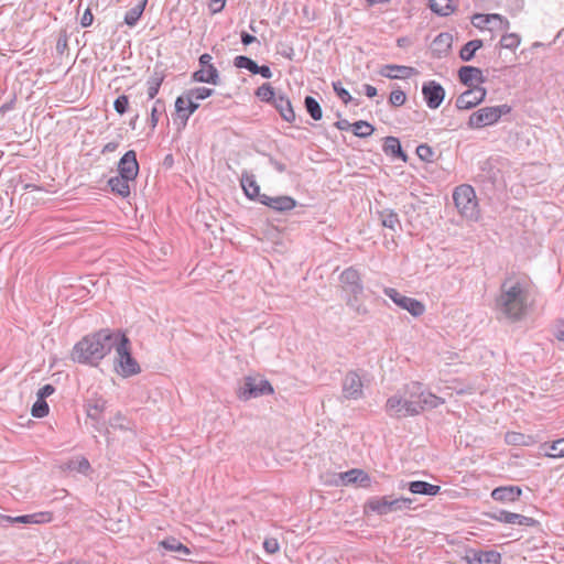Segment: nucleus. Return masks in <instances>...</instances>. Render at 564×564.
<instances>
[{
    "label": "nucleus",
    "mask_w": 564,
    "mask_h": 564,
    "mask_svg": "<svg viewBox=\"0 0 564 564\" xmlns=\"http://www.w3.org/2000/svg\"><path fill=\"white\" fill-rule=\"evenodd\" d=\"M163 110H164L163 101L156 100L154 106L151 109V115H150V126H151L152 130L155 129V127L158 126V122L160 120V116H161Z\"/></svg>",
    "instance_id": "obj_44"
},
{
    "label": "nucleus",
    "mask_w": 564,
    "mask_h": 564,
    "mask_svg": "<svg viewBox=\"0 0 564 564\" xmlns=\"http://www.w3.org/2000/svg\"><path fill=\"white\" fill-rule=\"evenodd\" d=\"M94 21V15L90 9H86L80 19V25L83 28L90 26Z\"/></svg>",
    "instance_id": "obj_55"
},
{
    "label": "nucleus",
    "mask_w": 564,
    "mask_h": 564,
    "mask_svg": "<svg viewBox=\"0 0 564 564\" xmlns=\"http://www.w3.org/2000/svg\"><path fill=\"white\" fill-rule=\"evenodd\" d=\"M175 552L180 553V554H183V555H189L191 554V550L186 545H184L183 543H181V545L178 546V549Z\"/></svg>",
    "instance_id": "obj_62"
},
{
    "label": "nucleus",
    "mask_w": 564,
    "mask_h": 564,
    "mask_svg": "<svg viewBox=\"0 0 564 564\" xmlns=\"http://www.w3.org/2000/svg\"><path fill=\"white\" fill-rule=\"evenodd\" d=\"M491 518L498 522L507 524H518L522 527H534L538 524V521L531 517L509 511H500L499 513L491 516Z\"/></svg>",
    "instance_id": "obj_19"
},
{
    "label": "nucleus",
    "mask_w": 564,
    "mask_h": 564,
    "mask_svg": "<svg viewBox=\"0 0 564 564\" xmlns=\"http://www.w3.org/2000/svg\"><path fill=\"white\" fill-rule=\"evenodd\" d=\"M256 74H260L263 78H271L272 72L269 66H258V70H256Z\"/></svg>",
    "instance_id": "obj_56"
},
{
    "label": "nucleus",
    "mask_w": 564,
    "mask_h": 564,
    "mask_svg": "<svg viewBox=\"0 0 564 564\" xmlns=\"http://www.w3.org/2000/svg\"><path fill=\"white\" fill-rule=\"evenodd\" d=\"M113 369L116 373L123 378L132 377L141 372V367L135 358L132 357L131 344L124 333L116 332Z\"/></svg>",
    "instance_id": "obj_3"
},
{
    "label": "nucleus",
    "mask_w": 564,
    "mask_h": 564,
    "mask_svg": "<svg viewBox=\"0 0 564 564\" xmlns=\"http://www.w3.org/2000/svg\"><path fill=\"white\" fill-rule=\"evenodd\" d=\"M411 503L412 499L405 497L392 500H390L388 497H376L367 501L365 505V511H371L377 514L384 516L390 512H395L408 508Z\"/></svg>",
    "instance_id": "obj_6"
},
{
    "label": "nucleus",
    "mask_w": 564,
    "mask_h": 564,
    "mask_svg": "<svg viewBox=\"0 0 564 564\" xmlns=\"http://www.w3.org/2000/svg\"><path fill=\"white\" fill-rule=\"evenodd\" d=\"M416 154L424 162H432L434 159V151L427 144H420L416 148Z\"/></svg>",
    "instance_id": "obj_46"
},
{
    "label": "nucleus",
    "mask_w": 564,
    "mask_h": 564,
    "mask_svg": "<svg viewBox=\"0 0 564 564\" xmlns=\"http://www.w3.org/2000/svg\"><path fill=\"white\" fill-rule=\"evenodd\" d=\"M273 392L274 389L268 380L249 376L245 378V384L239 390L238 397L242 400H249L263 394H272Z\"/></svg>",
    "instance_id": "obj_7"
},
{
    "label": "nucleus",
    "mask_w": 564,
    "mask_h": 564,
    "mask_svg": "<svg viewBox=\"0 0 564 564\" xmlns=\"http://www.w3.org/2000/svg\"><path fill=\"white\" fill-rule=\"evenodd\" d=\"M395 221H397V219H395V218L390 217V219H388V220H383V225H384V226H388V227H390V228H393V225H394V223H395Z\"/></svg>",
    "instance_id": "obj_63"
},
{
    "label": "nucleus",
    "mask_w": 564,
    "mask_h": 564,
    "mask_svg": "<svg viewBox=\"0 0 564 564\" xmlns=\"http://www.w3.org/2000/svg\"><path fill=\"white\" fill-rule=\"evenodd\" d=\"M235 65L239 68H247L252 74H256V70H258L257 63L247 56H237L235 58Z\"/></svg>",
    "instance_id": "obj_45"
},
{
    "label": "nucleus",
    "mask_w": 564,
    "mask_h": 564,
    "mask_svg": "<svg viewBox=\"0 0 564 564\" xmlns=\"http://www.w3.org/2000/svg\"><path fill=\"white\" fill-rule=\"evenodd\" d=\"M256 41H257V39H256L253 35H250V34H248V33H246V32H242V33H241V42H242L245 45H249V44H251V43H253V42H256Z\"/></svg>",
    "instance_id": "obj_57"
},
{
    "label": "nucleus",
    "mask_w": 564,
    "mask_h": 564,
    "mask_svg": "<svg viewBox=\"0 0 564 564\" xmlns=\"http://www.w3.org/2000/svg\"><path fill=\"white\" fill-rule=\"evenodd\" d=\"M453 199L458 213L470 220L479 217V207L476 193L470 185L463 184L457 186L453 193Z\"/></svg>",
    "instance_id": "obj_4"
},
{
    "label": "nucleus",
    "mask_w": 564,
    "mask_h": 564,
    "mask_svg": "<svg viewBox=\"0 0 564 564\" xmlns=\"http://www.w3.org/2000/svg\"><path fill=\"white\" fill-rule=\"evenodd\" d=\"M13 522L28 523V524H43L53 520V513L50 511H41L32 514L20 516L11 519Z\"/></svg>",
    "instance_id": "obj_28"
},
{
    "label": "nucleus",
    "mask_w": 564,
    "mask_h": 564,
    "mask_svg": "<svg viewBox=\"0 0 564 564\" xmlns=\"http://www.w3.org/2000/svg\"><path fill=\"white\" fill-rule=\"evenodd\" d=\"M459 80L467 86H478L485 82L482 70L473 66H463L458 70Z\"/></svg>",
    "instance_id": "obj_24"
},
{
    "label": "nucleus",
    "mask_w": 564,
    "mask_h": 564,
    "mask_svg": "<svg viewBox=\"0 0 564 564\" xmlns=\"http://www.w3.org/2000/svg\"><path fill=\"white\" fill-rule=\"evenodd\" d=\"M256 96L261 100L265 102H274L275 94L274 89L269 83L262 84L258 89L256 90Z\"/></svg>",
    "instance_id": "obj_38"
},
{
    "label": "nucleus",
    "mask_w": 564,
    "mask_h": 564,
    "mask_svg": "<svg viewBox=\"0 0 564 564\" xmlns=\"http://www.w3.org/2000/svg\"><path fill=\"white\" fill-rule=\"evenodd\" d=\"M119 175L124 178L134 181L139 173V163L137 161V154L133 150L124 153L118 163Z\"/></svg>",
    "instance_id": "obj_15"
},
{
    "label": "nucleus",
    "mask_w": 564,
    "mask_h": 564,
    "mask_svg": "<svg viewBox=\"0 0 564 564\" xmlns=\"http://www.w3.org/2000/svg\"><path fill=\"white\" fill-rule=\"evenodd\" d=\"M333 87L337 96L343 100L344 104L347 105L351 100L349 91L343 88L339 83H334Z\"/></svg>",
    "instance_id": "obj_52"
},
{
    "label": "nucleus",
    "mask_w": 564,
    "mask_h": 564,
    "mask_svg": "<svg viewBox=\"0 0 564 564\" xmlns=\"http://www.w3.org/2000/svg\"><path fill=\"white\" fill-rule=\"evenodd\" d=\"M226 1L227 0H210L208 7L212 13H218L223 11L226 6Z\"/></svg>",
    "instance_id": "obj_53"
},
{
    "label": "nucleus",
    "mask_w": 564,
    "mask_h": 564,
    "mask_svg": "<svg viewBox=\"0 0 564 564\" xmlns=\"http://www.w3.org/2000/svg\"><path fill=\"white\" fill-rule=\"evenodd\" d=\"M555 337H556L558 340H564V322L560 323V324L556 326Z\"/></svg>",
    "instance_id": "obj_58"
},
{
    "label": "nucleus",
    "mask_w": 564,
    "mask_h": 564,
    "mask_svg": "<svg viewBox=\"0 0 564 564\" xmlns=\"http://www.w3.org/2000/svg\"><path fill=\"white\" fill-rule=\"evenodd\" d=\"M130 178H124L122 175L113 176L109 178L108 185L113 194L119 195L123 198L128 197L131 193Z\"/></svg>",
    "instance_id": "obj_27"
},
{
    "label": "nucleus",
    "mask_w": 564,
    "mask_h": 564,
    "mask_svg": "<svg viewBox=\"0 0 564 564\" xmlns=\"http://www.w3.org/2000/svg\"><path fill=\"white\" fill-rule=\"evenodd\" d=\"M273 105L285 121L293 122L295 120V112L290 99L284 96H278L274 98Z\"/></svg>",
    "instance_id": "obj_29"
},
{
    "label": "nucleus",
    "mask_w": 564,
    "mask_h": 564,
    "mask_svg": "<svg viewBox=\"0 0 564 564\" xmlns=\"http://www.w3.org/2000/svg\"><path fill=\"white\" fill-rule=\"evenodd\" d=\"M50 412L48 404L45 400H41L37 398L35 403L32 405L31 414L34 417H45Z\"/></svg>",
    "instance_id": "obj_43"
},
{
    "label": "nucleus",
    "mask_w": 564,
    "mask_h": 564,
    "mask_svg": "<svg viewBox=\"0 0 564 564\" xmlns=\"http://www.w3.org/2000/svg\"><path fill=\"white\" fill-rule=\"evenodd\" d=\"M473 23L478 29L489 30H508L510 25L509 21L500 14H475Z\"/></svg>",
    "instance_id": "obj_14"
},
{
    "label": "nucleus",
    "mask_w": 564,
    "mask_h": 564,
    "mask_svg": "<svg viewBox=\"0 0 564 564\" xmlns=\"http://www.w3.org/2000/svg\"><path fill=\"white\" fill-rule=\"evenodd\" d=\"M113 340H116V332L110 329L89 334L73 347L70 358L73 361L97 367L110 352Z\"/></svg>",
    "instance_id": "obj_2"
},
{
    "label": "nucleus",
    "mask_w": 564,
    "mask_h": 564,
    "mask_svg": "<svg viewBox=\"0 0 564 564\" xmlns=\"http://www.w3.org/2000/svg\"><path fill=\"white\" fill-rule=\"evenodd\" d=\"M200 68L193 74V79L199 83L217 84L218 70L212 64V56L207 53L199 57Z\"/></svg>",
    "instance_id": "obj_11"
},
{
    "label": "nucleus",
    "mask_w": 564,
    "mask_h": 564,
    "mask_svg": "<svg viewBox=\"0 0 564 564\" xmlns=\"http://www.w3.org/2000/svg\"><path fill=\"white\" fill-rule=\"evenodd\" d=\"M13 107H14V100H11L10 102L2 105L0 107V115H3L7 111L13 109Z\"/></svg>",
    "instance_id": "obj_60"
},
{
    "label": "nucleus",
    "mask_w": 564,
    "mask_h": 564,
    "mask_svg": "<svg viewBox=\"0 0 564 564\" xmlns=\"http://www.w3.org/2000/svg\"><path fill=\"white\" fill-rule=\"evenodd\" d=\"M187 91H188L189 96L193 97L197 101V100H203V99L208 98L209 96L213 95L214 90L210 88H207V87H197V88L189 89Z\"/></svg>",
    "instance_id": "obj_47"
},
{
    "label": "nucleus",
    "mask_w": 564,
    "mask_h": 564,
    "mask_svg": "<svg viewBox=\"0 0 564 564\" xmlns=\"http://www.w3.org/2000/svg\"><path fill=\"white\" fill-rule=\"evenodd\" d=\"M198 107L199 105L193 97L189 96L188 91L182 96H178L175 100L176 113L183 120L184 124H186L191 115H193Z\"/></svg>",
    "instance_id": "obj_16"
},
{
    "label": "nucleus",
    "mask_w": 564,
    "mask_h": 564,
    "mask_svg": "<svg viewBox=\"0 0 564 564\" xmlns=\"http://www.w3.org/2000/svg\"><path fill=\"white\" fill-rule=\"evenodd\" d=\"M365 91L369 98L377 96V93H378L377 88L372 85H365Z\"/></svg>",
    "instance_id": "obj_59"
},
{
    "label": "nucleus",
    "mask_w": 564,
    "mask_h": 564,
    "mask_svg": "<svg viewBox=\"0 0 564 564\" xmlns=\"http://www.w3.org/2000/svg\"><path fill=\"white\" fill-rule=\"evenodd\" d=\"M261 204L278 212L292 210L296 206L295 199L290 196L270 197L265 195L261 198Z\"/></svg>",
    "instance_id": "obj_23"
},
{
    "label": "nucleus",
    "mask_w": 564,
    "mask_h": 564,
    "mask_svg": "<svg viewBox=\"0 0 564 564\" xmlns=\"http://www.w3.org/2000/svg\"><path fill=\"white\" fill-rule=\"evenodd\" d=\"M453 45V35L444 32L440 33L431 44V51L434 57L441 58L449 53Z\"/></svg>",
    "instance_id": "obj_21"
},
{
    "label": "nucleus",
    "mask_w": 564,
    "mask_h": 564,
    "mask_svg": "<svg viewBox=\"0 0 564 564\" xmlns=\"http://www.w3.org/2000/svg\"><path fill=\"white\" fill-rule=\"evenodd\" d=\"M464 561L467 564H500L501 563V554L497 551L489 550H476L470 549L464 555Z\"/></svg>",
    "instance_id": "obj_12"
},
{
    "label": "nucleus",
    "mask_w": 564,
    "mask_h": 564,
    "mask_svg": "<svg viewBox=\"0 0 564 564\" xmlns=\"http://www.w3.org/2000/svg\"><path fill=\"white\" fill-rule=\"evenodd\" d=\"M386 411L391 416L405 417L420 413V406H413V401L402 400L399 397H391L386 403Z\"/></svg>",
    "instance_id": "obj_9"
},
{
    "label": "nucleus",
    "mask_w": 564,
    "mask_h": 564,
    "mask_svg": "<svg viewBox=\"0 0 564 564\" xmlns=\"http://www.w3.org/2000/svg\"><path fill=\"white\" fill-rule=\"evenodd\" d=\"M117 148V144L116 143H108L106 144L105 147V151H115Z\"/></svg>",
    "instance_id": "obj_64"
},
{
    "label": "nucleus",
    "mask_w": 564,
    "mask_h": 564,
    "mask_svg": "<svg viewBox=\"0 0 564 564\" xmlns=\"http://www.w3.org/2000/svg\"><path fill=\"white\" fill-rule=\"evenodd\" d=\"M386 154L400 158L403 162L408 161V155L402 151L401 143L395 137H387L383 142Z\"/></svg>",
    "instance_id": "obj_32"
},
{
    "label": "nucleus",
    "mask_w": 564,
    "mask_h": 564,
    "mask_svg": "<svg viewBox=\"0 0 564 564\" xmlns=\"http://www.w3.org/2000/svg\"><path fill=\"white\" fill-rule=\"evenodd\" d=\"M550 451L545 452V456L550 458L564 457V438L556 440L549 445Z\"/></svg>",
    "instance_id": "obj_39"
},
{
    "label": "nucleus",
    "mask_w": 564,
    "mask_h": 564,
    "mask_svg": "<svg viewBox=\"0 0 564 564\" xmlns=\"http://www.w3.org/2000/svg\"><path fill=\"white\" fill-rule=\"evenodd\" d=\"M521 43V37L516 33H507L502 35L500 45L503 48L516 50Z\"/></svg>",
    "instance_id": "obj_41"
},
{
    "label": "nucleus",
    "mask_w": 564,
    "mask_h": 564,
    "mask_svg": "<svg viewBox=\"0 0 564 564\" xmlns=\"http://www.w3.org/2000/svg\"><path fill=\"white\" fill-rule=\"evenodd\" d=\"M422 94L431 109L438 108L445 98V89L435 80L425 83L422 87Z\"/></svg>",
    "instance_id": "obj_13"
},
{
    "label": "nucleus",
    "mask_w": 564,
    "mask_h": 564,
    "mask_svg": "<svg viewBox=\"0 0 564 564\" xmlns=\"http://www.w3.org/2000/svg\"><path fill=\"white\" fill-rule=\"evenodd\" d=\"M351 130L355 135L360 137V138H366L373 133L375 128L369 122L359 120V121L351 123Z\"/></svg>",
    "instance_id": "obj_37"
},
{
    "label": "nucleus",
    "mask_w": 564,
    "mask_h": 564,
    "mask_svg": "<svg viewBox=\"0 0 564 564\" xmlns=\"http://www.w3.org/2000/svg\"><path fill=\"white\" fill-rule=\"evenodd\" d=\"M55 392V388L52 384H45L37 392V398L45 400V398L52 395Z\"/></svg>",
    "instance_id": "obj_54"
},
{
    "label": "nucleus",
    "mask_w": 564,
    "mask_h": 564,
    "mask_svg": "<svg viewBox=\"0 0 564 564\" xmlns=\"http://www.w3.org/2000/svg\"><path fill=\"white\" fill-rule=\"evenodd\" d=\"M263 549L268 554H275L280 550V543L275 538H267L263 542Z\"/></svg>",
    "instance_id": "obj_51"
},
{
    "label": "nucleus",
    "mask_w": 564,
    "mask_h": 564,
    "mask_svg": "<svg viewBox=\"0 0 564 564\" xmlns=\"http://www.w3.org/2000/svg\"><path fill=\"white\" fill-rule=\"evenodd\" d=\"M505 442L512 446H531L536 443V440L532 435H525L520 432H507L505 435Z\"/></svg>",
    "instance_id": "obj_30"
},
{
    "label": "nucleus",
    "mask_w": 564,
    "mask_h": 564,
    "mask_svg": "<svg viewBox=\"0 0 564 564\" xmlns=\"http://www.w3.org/2000/svg\"><path fill=\"white\" fill-rule=\"evenodd\" d=\"M182 542H180L174 536H169L164 540H162L159 545L161 547H163L164 550L166 551H170V552H175L178 546L181 545Z\"/></svg>",
    "instance_id": "obj_49"
},
{
    "label": "nucleus",
    "mask_w": 564,
    "mask_h": 564,
    "mask_svg": "<svg viewBox=\"0 0 564 564\" xmlns=\"http://www.w3.org/2000/svg\"><path fill=\"white\" fill-rule=\"evenodd\" d=\"M380 74L391 79L409 78L416 74L415 68L402 65H386L381 68Z\"/></svg>",
    "instance_id": "obj_25"
},
{
    "label": "nucleus",
    "mask_w": 564,
    "mask_h": 564,
    "mask_svg": "<svg viewBox=\"0 0 564 564\" xmlns=\"http://www.w3.org/2000/svg\"><path fill=\"white\" fill-rule=\"evenodd\" d=\"M340 280L345 284L357 285L360 281V275L355 268H348L341 273Z\"/></svg>",
    "instance_id": "obj_42"
},
{
    "label": "nucleus",
    "mask_w": 564,
    "mask_h": 564,
    "mask_svg": "<svg viewBox=\"0 0 564 564\" xmlns=\"http://www.w3.org/2000/svg\"><path fill=\"white\" fill-rule=\"evenodd\" d=\"M241 187L245 192V194L253 200H259L261 203V198L265 196L264 194L260 193V186L254 180L253 175L243 174L241 176Z\"/></svg>",
    "instance_id": "obj_26"
},
{
    "label": "nucleus",
    "mask_w": 564,
    "mask_h": 564,
    "mask_svg": "<svg viewBox=\"0 0 564 564\" xmlns=\"http://www.w3.org/2000/svg\"><path fill=\"white\" fill-rule=\"evenodd\" d=\"M387 296H389L399 307L408 311L413 316H421L425 312V306L422 302L402 295L395 289L387 288L384 290Z\"/></svg>",
    "instance_id": "obj_8"
},
{
    "label": "nucleus",
    "mask_w": 564,
    "mask_h": 564,
    "mask_svg": "<svg viewBox=\"0 0 564 564\" xmlns=\"http://www.w3.org/2000/svg\"><path fill=\"white\" fill-rule=\"evenodd\" d=\"M430 9L443 17H447L455 11V6L452 0H430Z\"/></svg>",
    "instance_id": "obj_34"
},
{
    "label": "nucleus",
    "mask_w": 564,
    "mask_h": 564,
    "mask_svg": "<svg viewBox=\"0 0 564 564\" xmlns=\"http://www.w3.org/2000/svg\"><path fill=\"white\" fill-rule=\"evenodd\" d=\"M486 95V88L480 86L467 89L457 97L455 101L456 108L459 110H469L481 104L485 100Z\"/></svg>",
    "instance_id": "obj_10"
},
{
    "label": "nucleus",
    "mask_w": 564,
    "mask_h": 564,
    "mask_svg": "<svg viewBox=\"0 0 564 564\" xmlns=\"http://www.w3.org/2000/svg\"><path fill=\"white\" fill-rule=\"evenodd\" d=\"M415 391L411 394L413 406H420V412L426 408H436L441 403V399L431 392L423 391L420 384L414 386Z\"/></svg>",
    "instance_id": "obj_18"
},
{
    "label": "nucleus",
    "mask_w": 564,
    "mask_h": 564,
    "mask_svg": "<svg viewBox=\"0 0 564 564\" xmlns=\"http://www.w3.org/2000/svg\"><path fill=\"white\" fill-rule=\"evenodd\" d=\"M409 490L415 495H427V496H436L441 491V487L436 485L429 484L426 481H411L409 484Z\"/></svg>",
    "instance_id": "obj_31"
},
{
    "label": "nucleus",
    "mask_w": 564,
    "mask_h": 564,
    "mask_svg": "<svg viewBox=\"0 0 564 564\" xmlns=\"http://www.w3.org/2000/svg\"><path fill=\"white\" fill-rule=\"evenodd\" d=\"M305 106H306L308 113L311 115V117L314 120L322 119V116H323L322 108H321L319 104L313 97L307 96L305 98Z\"/></svg>",
    "instance_id": "obj_40"
},
{
    "label": "nucleus",
    "mask_w": 564,
    "mask_h": 564,
    "mask_svg": "<svg viewBox=\"0 0 564 564\" xmlns=\"http://www.w3.org/2000/svg\"><path fill=\"white\" fill-rule=\"evenodd\" d=\"M343 395L348 400H357L362 395V382L355 372L346 375L343 383Z\"/></svg>",
    "instance_id": "obj_17"
},
{
    "label": "nucleus",
    "mask_w": 564,
    "mask_h": 564,
    "mask_svg": "<svg viewBox=\"0 0 564 564\" xmlns=\"http://www.w3.org/2000/svg\"><path fill=\"white\" fill-rule=\"evenodd\" d=\"M532 281L524 273H510L502 281L495 300L498 314L509 322L522 321L533 306Z\"/></svg>",
    "instance_id": "obj_1"
},
{
    "label": "nucleus",
    "mask_w": 564,
    "mask_h": 564,
    "mask_svg": "<svg viewBox=\"0 0 564 564\" xmlns=\"http://www.w3.org/2000/svg\"><path fill=\"white\" fill-rule=\"evenodd\" d=\"M511 107L507 104L499 106L482 107L474 111L467 121L470 129H481L497 123L503 115L511 112Z\"/></svg>",
    "instance_id": "obj_5"
},
{
    "label": "nucleus",
    "mask_w": 564,
    "mask_h": 564,
    "mask_svg": "<svg viewBox=\"0 0 564 564\" xmlns=\"http://www.w3.org/2000/svg\"><path fill=\"white\" fill-rule=\"evenodd\" d=\"M336 127L339 129V130H347V129H351V123H349L348 121L346 120H343V121H338L336 122Z\"/></svg>",
    "instance_id": "obj_61"
},
{
    "label": "nucleus",
    "mask_w": 564,
    "mask_h": 564,
    "mask_svg": "<svg viewBox=\"0 0 564 564\" xmlns=\"http://www.w3.org/2000/svg\"><path fill=\"white\" fill-rule=\"evenodd\" d=\"M406 100L405 93L401 89H394L391 91L389 97V102L394 107H400L404 105Z\"/></svg>",
    "instance_id": "obj_48"
},
{
    "label": "nucleus",
    "mask_w": 564,
    "mask_h": 564,
    "mask_svg": "<svg viewBox=\"0 0 564 564\" xmlns=\"http://www.w3.org/2000/svg\"><path fill=\"white\" fill-rule=\"evenodd\" d=\"M164 78L165 73L163 69H155L153 75L149 78L147 83V93L150 99H153L158 95Z\"/></svg>",
    "instance_id": "obj_33"
},
{
    "label": "nucleus",
    "mask_w": 564,
    "mask_h": 564,
    "mask_svg": "<svg viewBox=\"0 0 564 564\" xmlns=\"http://www.w3.org/2000/svg\"><path fill=\"white\" fill-rule=\"evenodd\" d=\"M482 46V41L481 40H473V41H469L468 43H466L460 52H459V57L463 59V61H470L474 56H475V53Z\"/></svg>",
    "instance_id": "obj_36"
},
{
    "label": "nucleus",
    "mask_w": 564,
    "mask_h": 564,
    "mask_svg": "<svg viewBox=\"0 0 564 564\" xmlns=\"http://www.w3.org/2000/svg\"><path fill=\"white\" fill-rule=\"evenodd\" d=\"M339 480L343 486L360 484L364 487L370 486V476L362 469L352 468L348 471L339 474Z\"/></svg>",
    "instance_id": "obj_20"
},
{
    "label": "nucleus",
    "mask_w": 564,
    "mask_h": 564,
    "mask_svg": "<svg viewBox=\"0 0 564 564\" xmlns=\"http://www.w3.org/2000/svg\"><path fill=\"white\" fill-rule=\"evenodd\" d=\"M128 106L129 98L126 95L119 96L113 102V108L119 115H123L127 111Z\"/></svg>",
    "instance_id": "obj_50"
},
{
    "label": "nucleus",
    "mask_w": 564,
    "mask_h": 564,
    "mask_svg": "<svg viewBox=\"0 0 564 564\" xmlns=\"http://www.w3.org/2000/svg\"><path fill=\"white\" fill-rule=\"evenodd\" d=\"M147 2H148V0L140 1L139 4H137L135 7H133L126 13L124 23L127 25L134 26L137 24V22L139 21V19L141 18V15L145 9Z\"/></svg>",
    "instance_id": "obj_35"
},
{
    "label": "nucleus",
    "mask_w": 564,
    "mask_h": 564,
    "mask_svg": "<svg viewBox=\"0 0 564 564\" xmlns=\"http://www.w3.org/2000/svg\"><path fill=\"white\" fill-rule=\"evenodd\" d=\"M522 495V489L518 486H505L495 488L491 491L494 500L499 502H516Z\"/></svg>",
    "instance_id": "obj_22"
}]
</instances>
